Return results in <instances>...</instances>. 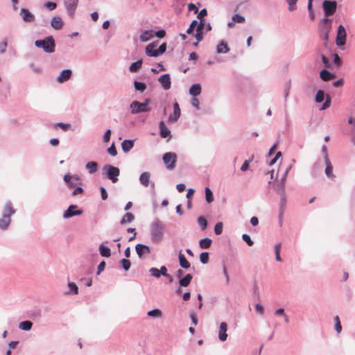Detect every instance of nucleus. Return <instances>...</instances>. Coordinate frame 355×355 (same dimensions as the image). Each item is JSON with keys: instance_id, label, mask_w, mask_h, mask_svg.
Instances as JSON below:
<instances>
[{"instance_id": "obj_20", "label": "nucleus", "mask_w": 355, "mask_h": 355, "mask_svg": "<svg viewBox=\"0 0 355 355\" xmlns=\"http://www.w3.org/2000/svg\"><path fill=\"white\" fill-rule=\"evenodd\" d=\"M325 164H326V168H325V171H324V173H325V175L330 179L331 180H334L336 176L333 173V166L331 163V161L330 159H329V157H327L325 156Z\"/></svg>"}, {"instance_id": "obj_55", "label": "nucleus", "mask_w": 355, "mask_h": 355, "mask_svg": "<svg viewBox=\"0 0 355 355\" xmlns=\"http://www.w3.org/2000/svg\"><path fill=\"white\" fill-rule=\"evenodd\" d=\"M73 191L72 192V196H76L80 194H82L84 191L83 187L81 185L76 186L75 188H73Z\"/></svg>"}, {"instance_id": "obj_24", "label": "nucleus", "mask_w": 355, "mask_h": 355, "mask_svg": "<svg viewBox=\"0 0 355 355\" xmlns=\"http://www.w3.org/2000/svg\"><path fill=\"white\" fill-rule=\"evenodd\" d=\"M178 259H179L180 266L182 268L188 269L189 268H190V266H191L190 263L187 261L185 256L182 254V250H180L179 252Z\"/></svg>"}, {"instance_id": "obj_17", "label": "nucleus", "mask_w": 355, "mask_h": 355, "mask_svg": "<svg viewBox=\"0 0 355 355\" xmlns=\"http://www.w3.org/2000/svg\"><path fill=\"white\" fill-rule=\"evenodd\" d=\"M159 135L162 138L171 139L172 135L171 130L167 128L165 123L162 121L159 123Z\"/></svg>"}, {"instance_id": "obj_12", "label": "nucleus", "mask_w": 355, "mask_h": 355, "mask_svg": "<svg viewBox=\"0 0 355 355\" xmlns=\"http://www.w3.org/2000/svg\"><path fill=\"white\" fill-rule=\"evenodd\" d=\"M158 81L164 90H168L171 88V80L169 73H164L160 76L158 78Z\"/></svg>"}, {"instance_id": "obj_47", "label": "nucleus", "mask_w": 355, "mask_h": 355, "mask_svg": "<svg viewBox=\"0 0 355 355\" xmlns=\"http://www.w3.org/2000/svg\"><path fill=\"white\" fill-rule=\"evenodd\" d=\"M200 261L202 264H206L209 261V252H203L200 254Z\"/></svg>"}, {"instance_id": "obj_43", "label": "nucleus", "mask_w": 355, "mask_h": 355, "mask_svg": "<svg viewBox=\"0 0 355 355\" xmlns=\"http://www.w3.org/2000/svg\"><path fill=\"white\" fill-rule=\"evenodd\" d=\"M197 222L202 230H205L207 227V221L203 216H199L197 218Z\"/></svg>"}, {"instance_id": "obj_45", "label": "nucleus", "mask_w": 355, "mask_h": 355, "mask_svg": "<svg viewBox=\"0 0 355 355\" xmlns=\"http://www.w3.org/2000/svg\"><path fill=\"white\" fill-rule=\"evenodd\" d=\"M335 322V330L337 333H340L342 331V326L340 324V318L338 315L335 316L334 318Z\"/></svg>"}, {"instance_id": "obj_32", "label": "nucleus", "mask_w": 355, "mask_h": 355, "mask_svg": "<svg viewBox=\"0 0 355 355\" xmlns=\"http://www.w3.org/2000/svg\"><path fill=\"white\" fill-rule=\"evenodd\" d=\"M85 168L91 174L96 173L98 170V164L96 162H89L85 165Z\"/></svg>"}, {"instance_id": "obj_38", "label": "nucleus", "mask_w": 355, "mask_h": 355, "mask_svg": "<svg viewBox=\"0 0 355 355\" xmlns=\"http://www.w3.org/2000/svg\"><path fill=\"white\" fill-rule=\"evenodd\" d=\"M147 315L155 318H160L162 316V312L159 309H155L148 311Z\"/></svg>"}, {"instance_id": "obj_63", "label": "nucleus", "mask_w": 355, "mask_h": 355, "mask_svg": "<svg viewBox=\"0 0 355 355\" xmlns=\"http://www.w3.org/2000/svg\"><path fill=\"white\" fill-rule=\"evenodd\" d=\"M192 106H193L196 109L200 110V103L197 98L193 97L191 102Z\"/></svg>"}, {"instance_id": "obj_35", "label": "nucleus", "mask_w": 355, "mask_h": 355, "mask_svg": "<svg viewBox=\"0 0 355 355\" xmlns=\"http://www.w3.org/2000/svg\"><path fill=\"white\" fill-rule=\"evenodd\" d=\"M99 253L102 257H109L111 256L110 248L105 246L103 244L99 245Z\"/></svg>"}, {"instance_id": "obj_15", "label": "nucleus", "mask_w": 355, "mask_h": 355, "mask_svg": "<svg viewBox=\"0 0 355 355\" xmlns=\"http://www.w3.org/2000/svg\"><path fill=\"white\" fill-rule=\"evenodd\" d=\"M20 16L25 22L31 23L35 20V15L27 8H22L19 12Z\"/></svg>"}, {"instance_id": "obj_40", "label": "nucleus", "mask_w": 355, "mask_h": 355, "mask_svg": "<svg viewBox=\"0 0 355 355\" xmlns=\"http://www.w3.org/2000/svg\"><path fill=\"white\" fill-rule=\"evenodd\" d=\"M68 288L69 289V291L68 292L69 294L76 295L78 293V288L75 283L69 282Z\"/></svg>"}, {"instance_id": "obj_9", "label": "nucleus", "mask_w": 355, "mask_h": 355, "mask_svg": "<svg viewBox=\"0 0 355 355\" xmlns=\"http://www.w3.org/2000/svg\"><path fill=\"white\" fill-rule=\"evenodd\" d=\"M322 7L326 16L334 15L336 10L337 2L336 1L324 0L322 3Z\"/></svg>"}, {"instance_id": "obj_41", "label": "nucleus", "mask_w": 355, "mask_h": 355, "mask_svg": "<svg viewBox=\"0 0 355 355\" xmlns=\"http://www.w3.org/2000/svg\"><path fill=\"white\" fill-rule=\"evenodd\" d=\"M205 199L208 203H211L214 201V196L211 190L209 187H206L205 189Z\"/></svg>"}, {"instance_id": "obj_60", "label": "nucleus", "mask_w": 355, "mask_h": 355, "mask_svg": "<svg viewBox=\"0 0 355 355\" xmlns=\"http://www.w3.org/2000/svg\"><path fill=\"white\" fill-rule=\"evenodd\" d=\"M100 191H101V196L102 200H107L108 195H107L106 189L103 187H101Z\"/></svg>"}, {"instance_id": "obj_26", "label": "nucleus", "mask_w": 355, "mask_h": 355, "mask_svg": "<svg viewBox=\"0 0 355 355\" xmlns=\"http://www.w3.org/2000/svg\"><path fill=\"white\" fill-rule=\"evenodd\" d=\"M201 89V85L199 83L193 84L189 88V94L193 97H196L200 94Z\"/></svg>"}, {"instance_id": "obj_2", "label": "nucleus", "mask_w": 355, "mask_h": 355, "mask_svg": "<svg viewBox=\"0 0 355 355\" xmlns=\"http://www.w3.org/2000/svg\"><path fill=\"white\" fill-rule=\"evenodd\" d=\"M164 225L162 222L156 218L150 225V239L153 243H159L164 236Z\"/></svg>"}, {"instance_id": "obj_39", "label": "nucleus", "mask_w": 355, "mask_h": 355, "mask_svg": "<svg viewBox=\"0 0 355 355\" xmlns=\"http://www.w3.org/2000/svg\"><path fill=\"white\" fill-rule=\"evenodd\" d=\"M134 87L135 90L139 91L140 92H144L146 89V83L143 82L134 81Z\"/></svg>"}, {"instance_id": "obj_18", "label": "nucleus", "mask_w": 355, "mask_h": 355, "mask_svg": "<svg viewBox=\"0 0 355 355\" xmlns=\"http://www.w3.org/2000/svg\"><path fill=\"white\" fill-rule=\"evenodd\" d=\"M227 324L225 322H222L220 324L219 326V330H218V339L220 341H225L227 338Z\"/></svg>"}, {"instance_id": "obj_34", "label": "nucleus", "mask_w": 355, "mask_h": 355, "mask_svg": "<svg viewBox=\"0 0 355 355\" xmlns=\"http://www.w3.org/2000/svg\"><path fill=\"white\" fill-rule=\"evenodd\" d=\"M276 193L279 196H286L285 184L278 182L275 186Z\"/></svg>"}, {"instance_id": "obj_31", "label": "nucleus", "mask_w": 355, "mask_h": 355, "mask_svg": "<svg viewBox=\"0 0 355 355\" xmlns=\"http://www.w3.org/2000/svg\"><path fill=\"white\" fill-rule=\"evenodd\" d=\"M135 219V216L130 213L128 212L126 213L121 219L120 224L121 225H125L126 223H130L132 222Z\"/></svg>"}, {"instance_id": "obj_25", "label": "nucleus", "mask_w": 355, "mask_h": 355, "mask_svg": "<svg viewBox=\"0 0 355 355\" xmlns=\"http://www.w3.org/2000/svg\"><path fill=\"white\" fill-rule=\"evenodd\" d=\"M286 206V195L280 196L279 213L280 219L284 217V210Z\"/></svg>"}, {"instance_id": "obj_30", "label": "nucleus", "mask_w": 355, "mask_h": 355, "mask_svg": "<svg viewBox=\"0 0 355 355\" xmlns=\"http://www.w3.org/2000/svg\"><path fill=\"white\" fill-rule=\"evenodd\" d=\"M193 276L191 274L186 275L183 278H180L179 280V284L180 286L186 287L189 286L192 280Z\"/></svg>"}, {"instance_id": "obj_3", "label": "nucleus", "mask_w": 355, "mask_h": 355, "mask_svg": "<svg viewBox=\"0 0 355 355\" xmlns=\"http://www.w3.org/2000/svg\"><path fill=\"white\" fill-rule=\"evenodd\" d=\"M35 45L37 48H41L43 51L48 53L55 51V43L53 36H48L44 40H37L35 42Z\"/></svg>"}, {"instance_id": "obj_29", "label": "nucleus", "mask_w": 355, "mask_h": 355, "mask_svg": "<svg viewBox=\"0 0 355 355\" xmlns=\"http://www.w3.org/2000/svg\"><path fill=\"white\" fill-rule=\"evenodd\" d=\"M336 75L333 73L329 72L326 69H322L320 73V78L324 81H328L333 79Z\"/></svg>"}, {"instance_id": "obj_33", "label": "nucleus", "mask_w": 355, "mask_h": 355, "mask_svg": "<svg viewBox=\"0 0 355 355\" xmlns=\"http://www.w3.org/2000/svg\"><path fill=\"white\" fill-rule=\"evenodd\" d=\"M212 240L209 238H204L200 240L199 246L202 249H208L210 248Z\"/></svg>"}, {"instance_id": "obj_16", "label": "nucleus", "mask_w": 355, "mask_h": 355, "mask_svg": "<svg viewBox=\"0 0 355 355\" xmlns=\"http://www.w3.org/2000/svg\"><path fill=\"white\" fill-rule=\"evenodd\" d=\"M157 44H158V42H154L147 45L145 49L146 54L150 57H155V58L158 57L159 55H158L157 49H155V47H157Z\"/></svg>"}, {"instance_id": "obj_50", "label": "nucleus", "mask_w": 355, "mask_h": 355, "mask_svg": "<svg viewBox=\"0 0 355 355\" xmlns=\"http://www.w3.org/2000/svg\"><path fill=\"white\" fill-rule=\"evenodd\" d=\"M149 273L150 275V276L152 277H154L155 278H159L160 277V274H159V269H157V268H150L149 269Z\"/></svg>"}, {"instance_id": "obj_36", "label": "nucleus", "mask_w": 355, "mask_h": 355, "mask_svg": "<svg viewBox=\"0 0 355 355\" xmlns=\"http://www.w3.org/2000/svg\"><path fill=\"white\" fill-rule=\"evenodd\" d=\"M33 327V322L30 320H25L19 322V328L24 331H30Z\"/></svg>"}, {"instance_id": "obj_42", "label": "nucleus", "mask_w": 355, "mask_h": 355, "mask_svg": "<svg viewBox=\"0 0 355 355\" xmlns=\"http://www.w3.org/2000/svg\"><path fill=\"white\" fill-rule=\"evenodd\" d=\"M288 4V10L291 12L297 9V3L298 0H285Z\"/></svg>"}, {"instance_id": "obj_62", "label": "nucleus", "mask_w": 355, "mask_h": 355, "mask_svg": "<svg viewBox=\"0 0 355 355\" xmlns=\"http://www.w3.org/2000/svg\"><path fill=\"white\" fill-rule=\"evenodd\" d=\"M198 19H204V17L205 16L207 15V9L206 8H203L202 9L200 12H198Z\"/></svg>"}, {"instance_id": "obj_7", "label": "nucleus", "mask_w": 355, "mask_h": 355, "mask_svg": "<svg viewBox=\"0 0 355 355\" xmlns=\"http://www.w3.org/2000/svg\"><path fill=\"white\" fill-rule=\"evenodd\" d=\"M130 108L132 114L149 112L150 111V108L149 107H145L144 105L137 101H132L130 105Z\"/></svg>"}, {"instance_id": "obj_53", "label": "nucleus", "mask_w": 355, "mask_h": 355, "mask_svg": "<svg viewBox=\"0 0 355 355\" xmlns=\"http://www.w3.org/2000/svg\"><path fill=\"white\" fill-rule=\"evenodd\" d=\"M197 24H198V21L196 19L193 20L191 21V23L190 24L189 27L187 30V34L193 33V30H194L195 27L197 26Z\"/></svg>"}, {"instance_id": "obj_44", "label": "nucleus", "mask_w": 355, "mask_h": 355, "mask_svg": "<svg viewBox=\"0 0 355 355\" xmlns=\"http://www.w3.org/2000/svg\"><path fill=\"white\" fill-rule=\"evenodd\" d=\"M324 95L325 94L323 90H318L315 95V102L318 103H322L324 101Z\"/></svg>"}, {"instance_id": "obj_23", "label": "nucleus", "mask_w": 355, "mask_h": 355, "mask_svg": "<svg viewBox=\"0 0 355 355\" xmlns=\"http://www.w3.org/2000/svg\"><path fill=\"white\" fill-rule=\"evenodd\" d=\"M134 146L133 139H125L121 143V148L124 153H128Z\"/></svg>"}, {"instance_id": "obj_5", "label": "nucleus", "mask_w": 355, "mask_h": 355, "mask_svg": "<svg viewBox=\"0 0 355 355\" xmlns=\"http://www.w3.org/2000/svg\"><path fill=\"white\" fill-rule=\"evenodd\" d=\"M63 180L69 189H73L76 186L82 185V180L78 175L65 174L63 177Z\"/></svg>"}, {"instance_id": "obj_57", "label": "nucleus", "mask_w": 355, "mask_h": 355, "mask_svg": "<svg viewBox=\"0 0 355 355\" xmlns=\"http://www.w3.org/2000/svg\"><path fill=\"white\" fill-rule=\"evenodd\" d=\"M30 68L36 74H40L42 73V69L38 67V66H35V64H30Z\"/></svg>"}, {"instance_id": "obj_49", "label": "nucleus", "mask_w": 355, "mask_h": 355, "mask_svg": "<svg viewBox=\"0 0 355 355\" xmlns=\"http://www.w3.org/2000/svg\"><path fill=\"white\" fill-rule=\"evenodd\" d=\"M214 233L216 234V235H220L222 234L223 232V223L222 222H218L217 223L215 226H214Z\"/></svg>"}, {"instance_id": "obj_13", "label": "nucleus", "mask_w": 355, "mask_h": 355, "mask_svg": "<svg viewBox=\"0 0 355 355\" xmlns=\"http://www.w3.org/2000/svg\"><path fill=\"white\" fill-rule=\"evenodd\" d=\"M181 114V110L178 102L173 103V112L168 116V121L175 123L179 119Z\"/></svg>"}, {"instance_id": "obj_21", "label": "nucleus", "mask_w": 355, "mask_h": 355, "mask_svg": "<svg viewBox=\"0 0 355 355\" xmlns=\"http://www.w3.org/2000/svg\"><path fill=\"white\" fill-rule=\"evenodd\" d=\"M51 26L55 30H60L63 26L62 18L59 16H54L51 21Z\"/></svg>"}, {"instance_id": "obj_52", "label": "nucleus", "mask_w": 355, "mask_h": 355, "mask_svg": "<svg viewBox=\"0 0 355 355\" xmlns=\"http://www.w3.org/2000/svg\"><path fill=\"white\" fill-rule=\"evenodd\" d=\"M107 153L112 157H115L117 155V150L114 143L107 148Z\"/></svg>"}, {"instance_id": "obj_11", "label": "nucleus", "mask_w": 355, "mask_h": 355, "mask_svg": "<svg viewBox=\"0 0 355 355\" xmlns=\"http://www.w3.org/2000/svg\"><path fill=\"white\" fill-rule=\"evenodd\" d=\"M336 45L342 46L346 42V31L343 25H340L338 28L337 36L336 40Z\"/></svg>"}, {"instance_id": "obj_28", "label": "nucleus", "mask_w": 355, "mask_h": 355, "mask_svg": "<svg viewBox=\"0 0 355 355\" xmlns=\"http://www.w3.org/2000/svg\"><path fill=\"white\" fill-rule=\"evenodd\" d=\"M154 35V32L153 30H146L142 32V33L139 36L140 41L144 42L150 40L153 38Z\"/></svg>"}, {"instance_id": "obj_37", "label": "nucleus", "mask_w": 355, "mask_h": 355, "mask_svg": "<svg viewBox=\"0 0 355 355\" xmlns=\"http://www.w3.org/2000/svg\"><path fill=\"white\" fill-rule=\"evenodd\" d=\"M142 62V60L132 62L129 67V71L132 73L137 72L141 67Z\"/></svg>"}, {"instance_id": "obj_61", "label": "nucleus", "mask_w": 355, "mask_h": 355, "mask_svg": "<svg viewBox=\"0 0 355 355\" xmlns=\"http://www.w3.org/2000/svg\"><path fill=\"white\" fill-rule=\"evenodd\" d=\"M166 44L163 43L157 49L158 55H160L163 54L164 53L166 52Z\"/></svg>"}, {"instance_id": "obj_48", "label": "nucleus", "mask_w": 355, "mask_h": 355, "mask_svg": "<svg viewBox=\"0 0 355 355\" xmlns=\"http://www.w3.org/2000/svg\"><path fill=\"white\" fill-rule=\"evenodd\" d=\"M232 19L234 22L243 23L245 21V17L239 14H234Z\"/></svg>"}, {"instance_id": "obj_51", "label": "nucleus", "mask_w": 355, "mask_h": 355, "mask_svg": "<svg viewBox=\"0 0 355 355\" xmlns=\"http://www.w3.org/2000/svg\"><path fill=\"white\" fill-rule=\"evenodd\" d=\"M56 127L61 128L63 131H67L71 128V124L59 122L55 124Z\"/></svg>"}, {"instance_id": "obj_8", "label": "nucleus", "mask_w": 355, "mask_h": 355, "mask_svg": "<svg viewBox=\"0 0 355 355\" xmlns=\"http://www.w3.org/2000/svg\"><path fill=\"white\" fill-rule=\"evenodd\" d=\"M76 205H71L68 208L63 211L62 217L64 219H68L73 216H80L83 214L82 209H77Z\"/></svg>"}, {"instance_id": "obj_58", "label": "nucleus", "mask_w": 355, "mask_h": 355, "mask_svg": "<svg viewBox=\"0 0 355 355\" xmlns=\"http://www.w3.org/2000/svg\"><path fill=\"white\" fill-rule=\"evenodd\" d=\"M44 6L49 10H53L55 9L57 7L56 3L51 2V1L46 2Z\"/></svg>"}, {"instance_id": "obj_59", "label": "nucleus", "mask_w": 355, "mask_h": 355, "mask_svg": "<svg viewBox=\"0 0 355 355\" xmlns=\"http://www.w3.org/2000/svg\"><path fill=\"white\" fill-rule=\"evenodd\" d=\"M105 262L102 261L98 266L96 274L100 275L105 269Z\"/></svg>"}, {"instance_id": "obj_14", "label": "nucleus", "mask_w": 355, "mask_h": 355, "mask_svg": "<svg viewBox=\"0 0 355 355\" xmlns=\"http://www.w3.org/2000/svg\"><path fill=\"white\" fill-rule=\"evenodd\" d=\"M72 76L71 69H67L62 70L56 78V81L59 83H63L69 80Z\"/></svg>"}, {"instance_id": "obj_19", "label": "nucleus", "mask_w": 355, "mask_h": 355, "mask_svg": "<svg viewBox=\"0 0 355 355\" xmlns=\"http://www.w3.org/2000/svg\"><path fill=\"white\" fill-rule=\"evenodd\" d=\"M136 252L139 258H141L144 254H150V249L148 245L138 243L135 246Z\"/></svg>"}, {"instance_id": "obj_64", "label": "nucleus", "mask_w": 355, "mask_h": 355, "mask_svg": "<svg viewBox=\"0 0 355 355\" xmlns=\"http://www.w3.org/2000/svg\"><path fill=\"white\" fill-rule=\"evenodd\" d=\"M195 37L197 42H200L203 39V33L202 31L196 30V33L195 34Z\"/></svg>"}, {"instance_id": "obj_27", "label": "nucleus", "mask_w": 355, "mask_h": 355, "mask_svg": "<svg viewBox=\"0 0 355 355\" xmlns=\"http://www.w3.org/2000/svg\"><path fill=\"white\" fill-rule=\"evenodd\" d=\"M230 51L227 44L223 40L220 41L216 46L217 53H227Z\"/></svg>"}, {"instance_id": "obj_46", "label": "nucleus", "mask_w": 355, "mask_h": 355, "mask_svg": "<svg viewBox=\"0 0 355 355\" xmlns=\"http://www.w3.org/2000/svg\"><path fill=\"white\" fill-rule=\"evenodd\" d=\"M120 263L122 265V267L123 268L127 271L130 269V266H131V262L129 259H122L121 261H120Z\"/></svg>"}, {"instance_id": "obj_4", "label": "nucleus", "mask_w": 355, "mask_h": 355, "mask_svg": "<svg viewBox=\"0 0 355 355\" xmlns=\"http://www.w3.org/2000/svg\"><path fill=\"white\" fill-rule=\"evenodd\" d=\"M103 171L106 178L112 181V183H116L119 180V175L120 170L118 167L114 166L110 164H105Z\"/></svg>"}, {"instance_id": "obj_6", "label": "nucleus", "mask_w": 355, "mask_h": 355, "mask_svg": "<svg viewBox=\"0 0 355 355\" xmlns=\"http://www.w3.org/2000/svg\"><path fill=\"white\" fill-rule=\"evenodd\" d=\"M163 162L168 170H173L175 167L177 162V155L175 153H166L162 157Z\"/></svg>"}, {"instance_id": "obj_56", "label": "nucleus", "mask_w": 355, "mask_h": 355, "mask_svg": "<svg viewBox=\"0 0 355 355\" xmlns=\"http://www.w3.org/2000/svg\"><path fill=\"white\" fill-rule=\"evenodd\" d=\"M8 44L6 40L0 42V53L3 54L6 52Z\"/></svg>"}, {"instance_id": "obj_10", "label": "nucleus", "mask_w": 355, "mask_h": 355, "mask_svg": "<svg viewBox=\"0 0 355 355\" xmlns=\"http://www.w3.org/2000/svg\"><path fill=\"white\" fill-rule=\"evenodd\" d=\"M79 0H63L64 8L71 17H73Z\"/></svg>"}, {"instance_id": "obj_22", "label": "nucleus", "mask_w": 355, "mask_h": 355, "mask_svg": "<svg viewBox=\"0 0 355 355\" xmlns=\"http://www.w3.org/2000/svg\"><path fill=\"white\" fill-rule=\"evenodd\" d=\"M150 173L149 172H143L139 176V182L143 186L147 187L150 185Z\"/></svg>"}, {"instance_id": "obj_54", "label": "nucleus", "mask_w": 355, "mask_h": 355, "mask_svg": "<svg viewBox=\"0 0 355 355\" xmlns=\"http://www.w3.org/2000/svg\"><path fill=\"white\" fill-rule=\"evenodd\" d=\"M242 239L246 242V243L249 245V246H252L254 244V241L251 239L250 236L247 234H243L242 235Z\"/></svg>"}, {"instance_id": "obj_1", "label": "nucleus", "mask_w": 355, "mask_h": 355, "mask_svg": "<svg viewBox=\"0 0 355 355\" xmlns=\"http://www.w3.org/2000/svg\"><path fill=\"white\" fill-rule=\"evenodd\" d=\"M16 210L12 207V202L7 201L4 205L3 209L1 213V217L0 218V230H6L10 223L11 216L15 214Z\"/></svg>"}]
</instances>
